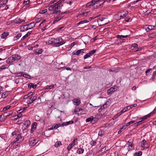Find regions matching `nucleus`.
Listing matches in <instances>:
<instances>
[{"label":"nucleus","instance_id":"nucleus-1","mask_svg":"<svg viewBox=\"0 0 156 156\" xmlns=\"http://www.w3.org/2000/svg\"><path fill=\"white\" fill-rule=\"evenodd\" d=\"M21 58V56L17 54L13 55L6 60V63L7 64L12 63L15 61H18Z\"/></svg>","mask_w":156,"mask_h":156},{"label":"nucleus","instance_id":"nucleus-2","mask_svg":"<svg viewBox=\"0 0 156 156\" xmlns=\"http://www.w3.org/2000/svg\"><path fill=\"white\" fill-rule=\"evenodd\" d=\"M54 45L56 47H59L66 43L65 41L60 37L56 39L54 38Z\"/></svg>","mask_w":156,"mask_h":156},{"label":"nucleus","instance_id":"nucleus-3","mask_svg":"<svg viewBox=\"0 0 156 156\" xmlns=\"http://www.w3.org/2000/svg\"><path fill=\"white\" fill-rule=\"evenodd\" d=\"M39 140L38 138L35 139L31 138L29 140V145L31 147L34 146L37 143Z\"/></svg>","mask_w":156,"mask_h":156},{"label":"nucleus","instance_id":"nucleus-4","mask_svg":"<svg viewBox=\"0 0 156 156\" xmlns=\"http://www.w3.org/2000/svg\"><path fill=\"white\" fill-rule=\"evenodd\" d=\"M24 136L22 135V133H18L15 139L16 140V141H18L19 140L20 141H22L24 140Z\"/></svg>","mask_w":156,"mask_h":156},{"label":"nucleus","instance_id":"nucleus-5","mask_svg":"<svg viewBox=\"0 0 156 156\" xmlns=\"http://www.w3.org/2000/svg\"><path fill=\"white\" fill-rule=\"evenodd\" d=\"M101 0H92L90 2L88 3L86 5L87 7H89L91 6H93L95 5L96 4H98V3L97 2H99Z\"/></svg>","mask_w":156,"mask_h":156},{"label":"nucleus","instance_id":"nucleus-6","mask_svg":"<svg viewBox=\"0 0 156 156\" xmlns=\"http://www.w3.org/2000/svg\"><path fill=\"white\" fill-rule=\"evenodd\" d=\"M76 138L71 143L69 144V145L67 147V150L68 151H69L75 145V141L77 140Z\"/></svg>","mask_w":156,"mask_h":156},{"label":"nucleus","instance_id":"nucleus-7","mask_svg":"<svg viewBox=\"0 0 156 156\" xmlns=\"http://www.w3.org/2000/svg\"><path fill=\"white\" fill-rule=\"evenodd\" d=\"M73 104L76 106L79 105L80 103V101L79 98L74 99L73 100Z\"/></svg>","mask_w":156,"mask_h":156},{"label":"nucleus","instance_id":"nucleus-8","mask_svg":"<svg viewBox=\"0 0 156 156\" xmlns=\"http://www.w3.org/2000/svg\"><path fill=\"white\" fill-rule=\"evenodd\" d=\"M25 22V20L21 19L20 18H17L14 20V23L18 24H20L22 23Z\"/></svg>","mask_w":156,"mask_h":156},{"label":"nucleus","instance_id":"nucleus-9","mask_svg":"<svg viewBox=\"0 0 156 156\" xmlns=\"http://www.w3.org/2000/svg\"><path fill=\"white\" fill-rule=\"evenodd\" d=\"M146 141L145 140H143L141 142V147H144V148H147L148 147V146H145V144H146Z\"/></svg>","mask_w":156,"mask_h":156},{"label":"nucleus","instance_id":"nucleus-10","mask_svg":"<svg viewBox=\"0 0 156 156\" xmlns=\"http://www.w3.org/2000/svg\"><path fill=\"white\" fill-rule=\"evenodd\" d=\"M20 29L22 31H25L27 30L28 29H29L28 25H24L21 27H20Z\"/></svg>","mask_w":156,"mask_h":156},{"label":"nucleus","instance_id":"nucleus-11","mask_svg":"<svg viewBox=\"0 0 156 156\" xmlns=\"http://www.w3.org/2000/svg\"><path fill=\"white\" fill-rule=\"evenodd\" d=\"M115 90L113 87H111L107 90V94L108 95L112 94Z\"/></svg>","mask_w":156,"mask_h":156},{"label":"nucleus","instance_id":"nucleus-12","mask_svg":"<svg viewBox=\"0 0 156 156\" xmlns=\"http://www.w3.org/2000/svg\"><path fill=\"white\" fill-rule=\"evenodd\" d=\"M9 33L4 32L2 34L1 36V37L2 39H5L9 35Z\"/></svg>","mask_w":156,"mask_h":156},{"label":"nucleus","instance_id":"nucleus-13","mask_svg":"<svg viewBox=\"0 0 156 156\" xmlns=\"http://www.w3.org/2000/svg\"><path fill=\"white\" fill-rule=\"evenodd\" d=\"M43 51V50L42 49L40 48L39 49L36 50V51L34 52V53L36 55H39L41 54Z\"/></svg>","mask_w":156,"mask_h":156},{"label":"nucleus","instance_id":"nucleus-14","mask_svg":"<svg viewBox=\"0 0 156 156\" xmlns=\"http://www.w3.org/2000/svg\"><path fill=\"white\" fill-rule=\"evenodd\" d=\"M37 85L34 84L33 83H30L28 85V87L30 88H32L33 89H35L36 88Z\"/></svg>","mask_w":156,"mask_h":156},{"label":"nucleus","instance_id":"nucleus-15","mask_svg":"<svg viewBox=\"0 0 156 156\" xmlns=\"http://www.w3.org/2000/svg\"><path fill=\"white\" fill-rule=\"evenodd\" d=\"M90 11L85 10V12H82L80 14V15L81 16H87L89 14H90Z\"/></svg>","mask_w":156,"mask_h":156},{"label":"nucleus","instance_id":"nucleus-16","mask_svg":"<svg viewBox=\"0 0 156 156\" xmlns=\"http://www.w3.org/2000/svg\"><path fill=\"white\" fill-rule=\"evenodd\" d=\"M54 38H49V40L46 42V43L47 44H51L53 43L54 42Z\"/></svg>","mask_w":156,"mask_h":156},{"label":"nucleus","instance_id":"nucleus-17","mask_svg":"<svg viewBox=\"0 0 156 156\" xmlns=\"http://www.w3.org/2000/svg\"><path fill=\"white\" fill-rule=\"evenodd\" d=\"M35 25L36 23L35 22L31 23H30L28 24V25L29 27V29H31L32 28H34L35 26Z\"/></svg>","mask_w":156,"mask_h":156},{"label":"nucleus","instance_id":"nucleus-18","mask_svg":"<svg viewBox=\"0 0 156 156\" xmlns=\"http://www.w3.org/2000/svg\"><path fill=\"white\" fill-rule=\"evenodd\" d=\"M154 28V26L150 25L148 26L147 27H146V30L147 32H148L150 30H153Z\"/></svg>","mask_w":156,"mask_h":156},{"label":"nucleus","instance_id":"nucleus-19","mask_svg":"<svg viewBox=\"0 0 156 156\" xmlns=\"http://www.w3.org/2000/svg\"><path fill=\"white\" fill-rule=\"evenodd\" d=\"M83 49H80V50H77L76 52V51H74L73 53V55H78L80 54V53L82 52V51H83Z\"/></svg>","mask_w":156,"mask_h":156},{"label":"nucleus","instance_id":"nucleus-20","mask_svg":"<svg viewBox=\"0 0 156 156\" xmlns=\"http://www.w3.org/2000/svg\"><path fill=\"white\" fill-rule=\"evenodd\" d=\"M30 124V122L29 120H27L23 123V125H24L27 127H28Z\"/></svg>","mask_w":156,"mask_h":156},{"label":"nucleus","instance_id":"nucleus-21","mask_svg":"<svg viewBox=\"0 0 156 156\" xmlns=\"http://www.w3.org/2000/svg\"><path fill=\"white\" fill-rule=\"evenodd\" d=\"M8 2V0H1L0 1V5L3 6V5H5Z\"/></svg>","mask_w":156,"mask_h":156},{"label":"nucleus","instance_id":"nucleus-22","mask_svg":"<svg viewBox=\"0 0 156 156\" xmlns=\"http://www.w3.org/2000/svg\"><path fill=\"white\" fill-rule=\"evenodd\" d=\"M31 32H28L25 35H24L21 39V40L24 39L28 37L30 34Z\"/></svg>","mask_w":156,"mask_h":156},{"label":"nucleus","instance_id":"nucleus-23","mask_svg":"<svg viewBox=\"0 0 156 156\" xmlns=\"http://www.w3.org/2000/svg\"><path fill=\"white\" fill-rule=\"evenodd\" d=\"M84 151V150L83 149L80 148L78 149L76 152L78 154H81L83 153Z\"/></svg>","mask_w":156,"mask_h":156},{"label":"nucleus","instance_id":"nucleus-24","mask_svg":"<svg viewBox=\"0 0 156 156\" xmlns=\"http://www.w3.org/2000/svg\"><path fill=\"white\" fill-rule=\"evenodd\" d=\"M64 0L60 1L57 4V5L59 7V9L60 8L63 6V3H64Z\"/></svg>","mask_w":156,"mask_h":156},{"label":"nucleus","instance_id":"nucleus-25","mask_svg":"<svg viewBox=\"0 0 156 156\" xmlns=\"http://www.w3.org/2000/svg\"><path fill=\"white\" fill-rule=\"evenodd\" d=\"M61 0H52L51 1V2L50 3V5H51L53 4H54L55 5H56V4L58 3Z\"/></svg>","mask_w":156,"mask_h":156},{"label":"nucleus","instance_id":"nucleus-26","mask_svg":"<svg viewBox=\"0 0 156 156\" xmlns=\"http://www.w3.org/2000/svg\"><path fill=\"white\" fill-rule=\"evenodd\" d=\"M89 22V21L87 20H82L80 21V22L78 23H77V26H78L80 24H83L85 23H87L88 22Z\"/></svg>","mask_w":156,"mask_h":156},{"label":"nucleus","instance_id":"nucleus-27","mask_svg":"<svg viewBox=\"0 0 156 156\" xmlns=\"http://www.w3.org/2000/svg\"><path fill=\"white\" fill-rule=\"evenodd\" d=\"M109 71L110 72H113L117 73L118 71V69L117 68H112V69H109Z\"/></svg>","mask_w":156,"mask_h":156},{"label":"nucleus","instance_id":"nucleus-28","mask_svg":"<svg viewBox=\"0 0 156 156\" xmlns=\"http://www.w3.org/2000/svg\"><path fill=\"white\" fill-rule=\"evenodd\" d=\"M22 36L21 33H19L14 37V40H17L19 39Z\"/></svg>","mask_w":156,"mask_h":156},{"label":"nucleus","instance_id":"nucleus-29","mask_svg":"<svg viewBox=\"0 0 156 156\" xmlns=\"http://www.w3.org/2000/svg\"><path fill=\"white\" fill-rule=\"evenodd\" d=\"M93 116H91L89 118H87L86 119V121L87 122H91L93 121Z\"/></svg>","mask_w":156,"mask_h":156},{"label":"nucleus","instance_id":"nucleus-30","mask_svg":"<svg viewBox=\"0 0 156 156\" xmlns=\"http://www.w3.org/2000/svg\"><path fill=\"white\" fill-rule=\"evenodd\" d=\"M142 119L141 121H139L138 122H137L136 123H135L134 124V125H135V126H137L138 124H140V123L143 121H144L145 120L144 119V117L141 119Z\"/></svg>","mask_w":156,"mask_h":156},{"label":"nucleus","instance_id":"nucleus-31","mask_svg":"<svg viewBox=\"0 0 156 156\" xmlns=\"http://www.w3.org/2000/svg\"><path fill=\"white\" fill-rule=\"evenodd\" d=\"M37 124V123L36 122L33 123L31 126V128L32 129L35 130L36 128Z\"/></svg>","mask_w":156,"mask_h":156},{"label":"nucleus","instance_id":"nucleus-32","mask_svg":"<svg viewBox=\"0 0 156 156\" xmlns=\"http://www.w3.org/2000/svg\"><path fill=\"white\" fill-rule=\"evenodd\" d=\"M23 73L22 72H17L15 73V74L16 75H17V76L20 77L22 76H23Z\"/></svg>","mask_w":156,"mask_h":156},{"label":"nucleus","instance_id":"nucleus-33","mask_svg":"<svg viewBox=\"0 0 156 156\" xmlns=\"http://www.w3.org/2000/svg\"><path fill=\"white\" fill-rule=\"evenodd\" d=\"M61 145H62L61 142L60 141H58L55 143V147H57L58 146H59Z\"/></svg>","mask_w":156,"mask_h":156},{"label":"nucleus","instance_id":"nucleus-34","mask_svg":"<svg viewBox=\"0 0 156 156\" xmlns=\"http://www.w3.org/2000/svg\"><path fill=\"white\" fill-rule=\"evenodd\" d=\"M37 97L36 96H34L33 98L30 97L29 98V99H30V101H32V102L35 101L37 99Z\"/></svg>","mask_w":156,"mask_h":156},{"label":"nucleus","instance_id":"nucleus-35","mask_svg":"<svg viewBox=\"0 0 156 156\" xmlns=\"http://www.w3.org/2000/svg\"><path fill=\"white\" fill-rule=\"evenodd\" d=\"M52 9H54V10H57L59 9V7L57 4L55 5V6H52L51 7Z\"/></svg>","mask_w":156,"mask_h":156},{"label":"nucleus","instance_id":"nucleus-36","mask_svg":"<svg viewBox=\"0 0 156 156\" xmlns=\"http://www.w3.org/2000/svg\"><path fill=\"white\" fill-rule=\"evenodd\" d=\"M22 115L21 114H19L16 115L14 116V119H17L22 117Z\"/></svg>","mask_w":156,"mask_h":156},{"label":"nucleus","instance_id":"nucleus-37","mask_svg":"<svg viewBox=\"0 0 156 156\" xmlns=\"http://www.w3.org/2000/svg\"><path fill=\"white\" fill-rule=\"evenodd\" d=\"M142 154V152L139 151L138 152H136L135 153L134 156H141Z\"/></svg>","mask_w":156,"mask_h":156},{"label":"nucleus","instance_id":"nucleus-38","mask_svg":"<svg viewBox=\"0 0 156 156\" xmlns=\"http://www.w3.org/2000/svg\"><path fill=\"white\" fill-rule=\"evenodd\" d=\"M107 18L106 17H103L99 18L98 20V21L99 22V21H100L101 22H102L104 21V20L107 19Z\"/></svg>","mask_w":156,"mask_h":156},{"label":"nucleus","instance_id":"nucleus-39","mask_svg":"<svg viewBox=\"0 0 156 156\" xmlns=\"http://www.w3.org/2000/svg\"><path fill=\"white\" fill-rule=\"evenodd\" d=\"M136 122V121H134V120L131 121H130L129 122L127 123H126V125H127V126L128 127L130 125V124H133V123H134Z\"/></svg>","mask_w":156,"mask_h":156},{"label":"nucleus","instance_id":"nucleus-40","mask_svg":"<svg viewBox=\"0 0 156 156\" xmlns=\"http://www.w3.org/2000/svg\"><path fill=\"white\" fill-rule=\"evenodd\" d=\"M128 11H127L125 13V14H124L123 15H121L120 16L119 19L121 20L124 17L126 16L127 15L128 13Z\"/></svg>","mask_w":156,"mask_h":156},{"label":"nucleus","instance_id":"nucleus-41","mask_svg":"<svg viewBox=\"0 0 156 156\" xmlns=\"http://www.w3.org/2000/svg\"><path fill=\"white\" fill-rule=\"evenodd\" d=\"M10 107L11 106L10 105H7L3 108V111H5L10 108Z\"/></svg>","mask_w":156,"mask_h":156},{"label":"nucleus","instance_id":"nucleus-42","mask_svg":"<svg viewBox=\"0 0 156 156\" xmlns=\"http://www.w3.org/2000/svg\"><path fill=\"white\" fill-rule=\"evenodd\" d=\"M18 133V131H15L12 133L11 135L12 136H14V135L17 136Z\"/></svg>","mask_w":156,"mask_h":156},{"label":"nucleus","instance_id":"nucleus-43","mask_svg":"<svg viewBox=\"0 0 156 156\" xmlns=\"http://www.w3.org/2000/svg\"><path fill=\"white\" fill-rule=\"evenodd\" d=\"M62 18V17H58L55 19V20L53 23V24H54L56 22H57L59 20L61 19Z\"/></svg>","mask_w":156,"mask_h":156},{"label":"nucleus","instance_id":"nucleus-44","mask_svg":"<svg viewBox=\"0 0 156 156\" xmlns=\"http://www.w3.org/2000/svg\"><path fill=\"white\" fill-rule=\"evenodd\" d=\"M8 67H7V66H2L1 67H0V71H1L5 69L6 68H7Z\"/></svg>","mask_w":156,"mask_h":156},{"label":"nucleus","instance_id":"nucleus-45","mask_svg":"<svg viewBox=\"0 0 156 156\" xmlns=\"http://www.w3.org/2000/svg\"><path fill=\"white\" fill-rule=\"evenodd\" d=\"M54 87V85L47 86L45 87V89H51Z\"/></svg>","mask_w":156,"mask_h":156},{"label":"nucleus","instance_id":"nucleus-46","mask_svg":"<svg viewBox=\"0 0 156 156\" xmlns=\"http://www.w3.org/2000/svg\"><path fill=\"white\" fill-rule=\"evenodd\" d=\"M96 51V50H93L92 51H90L89 52V54L90 55H92Z\"/></svg>","mask_w":156,"mask_h":156},{"label":"nucleus","instance_id":"nucleus-47","mask_svg":"<svg viewBox=\"0 0 156 156\" xmlns=\"http://www.w3.org/2000/svg\"><path fill=\"white\" fill-rule=\"evenodd\" d=\"M104 133V131L102 130H101L99 131L98 133V135L99 136H102L103 135Z\"/></svg>","mask_w":156,"mask_h":156},{"label":"nucleus","instance_id":"nucleus-48","mask_svg":"<svg viewBox=\"0 0 156 156\" xmlns=\"http://www.w3.org/2000/svg\"><path fill=\"white\" fill-rule=\"evenodd\" d=\"M90 55L89 54V53H88L85 55L84 56V59H86L87 58H88L90 57Z\"/></svg>","mask_w":156,"mask_h":156},{"label":"nucleus","instance_id":"nucleus-49","mask_svg":"<svg viewBox=\"0 0 156 156\" xmlns=\"http://www.w3.org/2000/svg\"><path fill=\"white\" fill-rule=\"evenodd\" d=\"M13 113V112L11 111L9 113H7V114L5 115V116H6V117H9V116L11 115L12 113Z\"/></svg>","mask_w":156,"mask_h":156},{"label":"nucleus","instance_id":"nucleus-50","mask_svg":"<svg viewBox=\"0 0 156 156\" xmlns=\"http://www.w3.org/2000/svg\"><path fill=\"white\" fill-rule=\"evenodd\" d=\"M22 76L26 78H30V76L29 75L27 74H23V73Z\"/></svg>","mask_w":156,"mask_h":156},{"label":"nucleus","instance_id":"nucleus-51","mask_svg":"<svg viewBox=\"0 0 156 156\" xmlns=\"http://www.w3.org/2000/svg\"><path fill=\"white\" fill-rule=\"evenodd\" d=\"M61 126V125L60 124H57L56 125L53 126L54 128L55 129H57L59 127H60Z\"/></svg>","mask_w":156,"mask_h":156},{"label":"nucleus","instance_id":"nucleus-52","mask_svg":"<svg viewBox=\"0 0 156 156\" xmlns=\"http://www.w3.org/2000/svg\"><path fill=\"white\" fill-rule=\"evenodd\" d=\"M96 144V142L95 141H92L91 142L90 144L92 146H94Z\"/></svg>","mask_w":156,"mask_h":156},{"label":"nucleus","instance_id":"nucleus-53","mask_svg":"<svg viewBox=\"0 0 156 156\" xmlns=\"http://www.w3.org/2000/svg\"><path fill=\"white\" fill-rule=\"evenodd\" d=\"M61 12V11L60 10H54L53 12L54 14H60V13Z\"/></svg>","mask_w":156,"mask_h":156},{"label":"nucleus","instance_id":"nucleus-54","mask_svg":"<svg viewBox=\"0 0 156 156\" xmlns=\"http://www.w3.org/2000/svg\"><path fill=\"white\" fill-rule=\"evenodd\" d=\"M7 96V93L6 92L3 93L2 94V97L3 98H6Z\"/></svg>","mask_w":156,"mask_h":156},{"label":"nucleus","instance_id":"nucleus-55","mask_svg":"<svg viewBox=\"0 0 156 156\" xmlns=\"http://www.w3.org/2000/svg\"><path fill=\"white\" fill-rule=\"evenodd\" d=\"M73 123V121H70L67 122H66V123L67 125H68L70 124H72Z\"/></svg>","mask_w":156,"mask_h":156},{"label":"nucleus","instance_id":"nucleus-56","mask_svg":"<svg viewBox=\"0 0 156 156\" xmlns=\"http://www.w3.org/2000/svg\"><path fill=\"white\" fill-rule=\"evenodd\" d=\"M152 70L151 69H149L148 70H147L145 72L146 74L147 75H148V73L150 72V71Z\"/></svg>","mask_w":156,"mask_h":156},{"label":"nucleus","instance_id":"nucleus-57","mask_svg":"<svg viewBox=\"0 0 156 156\" xmlns=\"http://www.w3.org/2000/svg\"><path fill=\"white\" fill-rule=\"evenodd\" d=\"M41 18H38V19H36L35 20V21H36V22H35L36 23H38L40 22V21H41Z\"/></svg>","mask_w":156,"mask_h":156},{"label":"nucleus","instance_id":"nucleus-58","mask_svg":"<svg viewBox=\"0 0 156 156\" xmlns=\"http://www.w3.org/2000/svg\"><path fill=\"white\" fill-rule=\"evenodd\" d=\"M150 114H148L147 115H146L145 116H144V119H147L148 117H150Z\"/></svg>","mask_w":156,"mask_h":156},{"label":"nucleus","instance_id":"nucleus-59","mask_svg":"<svg viewBox=\"0 0 156 156\" xmlns=\"http://www.w3.org/2000/svg\"><path fill=\"white\" fill-rule=\"evenodd\" d=\"M132 46L134 48H136L138 47V45L136 43H134L132 44Z\"/></svg>","mask_w":156,"mask_h":156},{"label":"nucleus","instance_id":"nucleus-60","mask_svg":"<svg viewBox=\"0 0 156 156\" xmlns=\"http://www.w3.org/2000/svg\"><path fill=\"white\" fill-rule=\"evenodd\" d=\"M47 12V9H45L41 11V12H40L41 14H44L45 13Z\"/></svg>","mask_w":156,"mask_h":156},{"label":"nucleus","instance_id":"nucleus-61","mask_svg":"<svg viewBox=\"0 0 156 156\" xmlns=\"http://www.w3.org/2000/svg\"><path fill=\"white\" fill-rule=\"evenodd\" d=\"M137 105L136 104H134L133 105H130V107H131V108H133V107H135Z\"/></svg>","mask_w":156,"mask_h":156},{"label":"nucleus","instance_id":"nucleus-62","mask_svg":"<svg viewBox=\"0 0 156 156\" xmlns=\"http://www.w3.org/2000/svg\"><path fill=\"white\" fill-rule=\"evenodd\" d=\"M33 94V92H30L27 95L29 97H30Z\"/></svg>","mask_w":156,"mask_h":156},{"label":"nucleus","instance_id":"nucleus-63","mask_svg":"<svg viewBox=\"0 0 156 156\" xmlns=\"http://www.w3.org/2000/svg\"><path fill=\"white\" fill-rule=\"evenodd\" d=\"M127 127V126L126 125L123 126L121 128L123 130L126 129Z\"/></svg>","mask_w":156,"mask_h":156},{"label":"nucleus","instance_id":"nucleus-64","mask_svg":"<svg viewBox=\"0 0 156 156\" xmlns=\"http://www.w3.org/2000/svg\"><path fill=\"white\" fill-rule=\"evenodd\" d=\"M156 74V73L154 72L153 73V76H152V79H154V77L155 76Z\"/></svg>","mask_w":156,"mask_h":156}]
</instances>
